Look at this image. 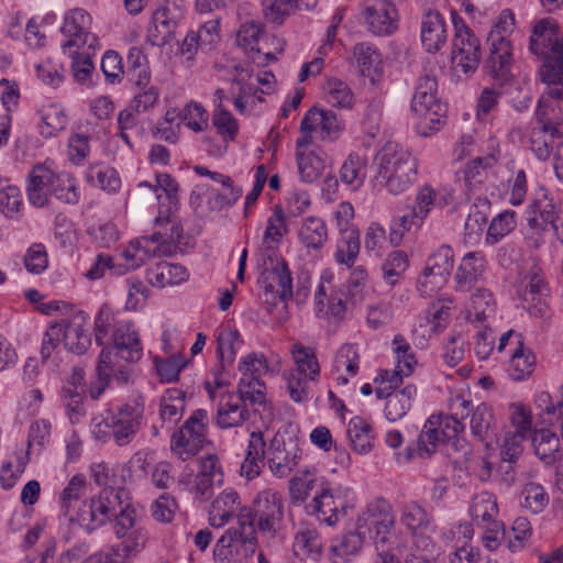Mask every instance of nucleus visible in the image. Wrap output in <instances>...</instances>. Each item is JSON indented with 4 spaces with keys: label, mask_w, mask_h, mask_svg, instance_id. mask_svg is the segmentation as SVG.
I'll use <instances>...</instances> for the list:
<instances>
[{
    "label": "nucleus",
    "mask_w": 563,
    "mask_h": 563,
    "mask_svg": "<svg viewBox=\"0 0 563 563\" xmlns=\"http://www.w3.org/2000/svg\"><path fill=\"white\" fill-rule=\"evenodd\" d=\"M87 478L75 474L58 495L62 516L87 531L102 527L112 518L114 534L121 540L125 556L142 551L147 542V533L137 520L136 511L130 505L122 506V489L104 488L89 499H82L87 490Z\"/></svg>",
    "instance_id": "nucleus-1"
},
{
    "label": "nucleus",
    "mask_w": 563,
    "mask_h": 563,
    "mask_svg": "<svg viewBox=\"0 0 563 563\" xmlns=\"http://www.w3.org/2000/svg\"><path fill=\"white\" fill-rule=\"evenodd\" d=\"M530 52L541 64L539 71L548 87L538 100L536 120L542 124V114L549 118L552 126L563 124V36L558 24L550 19L539 21L530 36Z\"/></svg>",
    "instance_id": "nucleus-2"
},
{
    "label": "nucleus",
    "mask_w": 563,
    "mask_h": 563,
    "mask_svg": "<svg viewBox=\"0 0 563 563\" xmlns=\"http://www.w3.org/2000/svg\"><path fill=\"white\" fill-rule=\"evenodd\" d=\"M302 451L295 437L276 433L266 451V441L261 431L250 434L245 457L241 465V475L253 479L260 475L265 457L271 473L278 477H287L298 465Z\"/></svg>",
    "instance_id": "nucleus-3"
},
{
    "label": "nucleus",
    "mask_w": 563,
    "mask_h": 563,
    "mask_svg": "<svg viewBox=\"0 0 563 563\" xmlns=\"http://www.w3.org/2000/svg\"><path fill=\"white\" fill-rule=\"evenodd\" d=\"M144 418L145 398L137 394L95 418L92 432L99 440L112 439L118 446H125L135 439Z\"/></svg>",
    "instance_id": "nucleus-4"
},
{
    "label": "nucleus",
    "mask_w": 563,
    "mask_h": 563,
    "mask_svg": "<svg viewBox=\"0 0 563 563\" xmlns=\"http://www.w3.org/2000/svg\"><path fill=\"white\" fill-rule=\"evenodd\" d=\"M238 523L241 528L256 530L260 533L274 538L284 526V501L282 495L273 489H264L254 498L250 507H243L238 514Z\"/></svg>",
    "instance_id": "nucleus-5"
},
{
    "label": "nucleus",
    "mask_w": 563,
    "mask_h": 563,
    "mask_svg": "<svg viewBox=\"0 0 563 563\" xmlns=\"http://www.w3.org/2000/svg\"><path fill=\"white\" fill-rule=\"evenodd\" d=\"M418 165L409 148L398 143H387L379 153L378 175L391 195L406 191L415 183Z\"/></svg>",
    "instance_id": "nucleus-6"
},
{
    "label": "nucleus",
    "mask_w": 563,
    "mask_h": 563,
    "mask_svg": "<svg viewBox=\"0 0 563 563\" xmlns=\"http://www.w3.org/2000/svg\"><path fill=\"white\" fill-rule=\"evenodd\" d=\"M514 24L511 11L503 10L487 36L489 54L484 63V69L496 80L507 81L510 77L512 46L509 35Z\"/></svg>",
    "instance_id": "nucleus-7"
},
{
    "label": "nucleus",
    "mask_w": 563,
    "mask_h": 563,
    "mask_svg": "<svg viewBox=\"0 0 563 563\" xmlns=\"http://www.w3.org/2000/svg\"><path fill=\"white\" fill-rule=\"evenodd\" d=\"M438 82L434 76H420L411 100V110L418 122L416 129L422 136L439 131L444 123L446 106L437 98Z\"/></svg>",
    "instance_id": "nucleus-8"
},
{
    "label": "nucleus",
    "mask_w": 563,
    "mask_h": 563,
    "mask_svg": "<svg viewBox=\"0 0 563 563\" xmlns=\"http://www.w3.org/2000/svg\"><path fill=\"white\" fill-rule=\"evenodd\" d=\"M395 514L391 504L378 497L362 509L358 515L356 527L368 533L373 540L378 558L384 555H393L389 553V539L395 527Z\"/></svg>",
    "instance_id": "nucleus-9"
},
{
    "label": "nucleus",
    "mask_w": 563,
    "mask_h": 563,
    "mask_svg": "<svg viewBox=\"0 0 563 563\" xmlns=\"http://www.w3.org/2000/svg\"><path fill=\"white\" fill-rule=\"evenodd\" d=\"M208 422L206 409L194 410L181 427L172 434V452L183 461L196 455L209 443Z\"/></svg>",
    "instance_id": "nucleus-10"
},
{
    "label": "nucleus",
    "mask_w": 563,
    "mask_h": 563,
    "mask_svg": "<svg viewBox=\"0 0 563 563\" xmlns=\"http://www.w3.org/2000/svg\"><path fill=\"white\" fill-rule=\"evenodd\" d=\"M452 22L454 26L451 57L453 68L456 73L464 75L473 74L481 62V42L456 12H452Z\"/></svg>",
    "instance_id": "nucleus-11"
},
{
    "label": "nucleus",
    "mask_w": 563,
    "mask_h": 563,
    "mask_svg": "<svg viewBox=\"0 0 563 563\" xmlns=\"http://www.w3.org/2000/svg\"><path fill=\"white\" fill-rule=\"evenodd\" d=\"M257 548V537L253 530L229 528L217 541L213 556L216 563H229L232 559L250 558Z\"/></svg>",
    "instance_id": "nucleus-12"
},
{
    "label": "nucleus",
    "mask_w": 563,
    "mask_h": 563,
    "mask_svg": "<svg viewBox=\"0 0 563 563\" xmlns=\"http://www.w3.org/2000/svg\"><path fill=\"white\" fill-rule=\"evenodd\" d=\"M92 18L84 9L70 10L64 19L62 33L66 40L62 44L63 51L73 47L93 49L98 46V37L91 32Z\"/></svg>",
    "instance_id": "nucleus-13"
},
{
    "label": "nucleus",
    "mask_w": 563,
    "mask_h": 563,
    "mask_svg": "<svg viewBox=\"0 0 563 563\" xmlns=\"http://www.w3.org/2000/svg\"><path fill=\"white\" fill-rule=\"evenodd\" d=\"M121 358L110 350H101L96 367V379L90 383L89 394L92 399H98L109 386L111 378L119 385L131 382L132 369L122 364Z\"/></svg>",
    "instance_id": "nucleus-14"
},
{
    "label": "nucleus",
    "mask_w": 563,
    "mask_h": 563,
    "mask_svg": "<svg viewBox=\"0 0 563 563\" xmlns=\"http://www.w3.org/2000/svg\"><path fill=\"white\" fill-rule=\"evenodd\" d=\"M344 125L336 114L330 110L309 109L300 122V136H310L313 143L316 139L333 142L339 139Z\"/></svg>",
    "instance_id": "nucleus-15"
},
{
    "label": "nucleus",
    "mask_w": 563,
    "mask_h": 563,
    "mask_svg": "<svg viewBox=\"0 0 563 563\" xmlns=\"http://www.w3.org/2000/svg\"><path fill=\"white\" fill-rule=\"evenodd\" d=\"M223 477L224 474L219 456L217 454H207L197 460V472L190 490L197 499L206 501L211 498L214 488L222 485Z\"/></svg>",
    "instance_id": "nucleus-16"
},
{
    "label": "nucleus",
    "mask_w": 563,
    "mask_h": 563,
    "mask_svg": "<svg viewBox=\"0 0 563 563\" xmlns=\"http://www.w3.org/2000/svg\"><path fill=\"white\" fill-rule=\"evenodd\" d=\"M368 159L365 155L351 153L342 163L339 169V178L334 175H328L324 178V186L335 191L339 181L346 186L350 190H358L367 176Z\"/></svg>",
    "instance_id": "nucleus-17"
},
{
    "label": "nucleus",
    "mask_w": 563,
    "mask_h": 563,
    "mask_svg": "<svg viewBox=\"0 0 563 563\" xmlns=\"http://www.w3.org/2000/svg\"><path fill=\"white\" fill-rule=\"evenodd\" d=\"M368 31L378 36L394 34L399 24V14L395 3L374 0L364 10Z\"/></svg>",
    "instance_id": "nucleus-18"
},
{
    "label": "nucleus",
    "mask_w": 563,
    "mask_h": 563,
    "mask_svg": "<svg viewBox=\"0 0 563 563\" xmlns=\"http://www.w3.org/2000/svg\"><path fill=\"white\" fill-rule=\"evenodd\" d=\"M527 282L522 297L530 313L534 317H545L549 312V287L544 275L538 266H532L526 274Z\"/></svg>",
    "instance_id": "nucleus-19"
},
{
    "label": "nucleus",
    "mask_w": 563,
    "mask_h": 563,
    "mask_svg": "<svg viewBox=\"0 0 563 563\" xmlns=\"http://www.w3.org/2000/svg\"><path fill=\"white\" fill-rule=\"evenodd\" d=\"M542 118V124L534 126L529 134V145L536 158L545 162L558 150V144L563 142V133L560 128L552 126L549 118L543 114Z\"/></svg>",
    "instance_id": "nucleus-20"
},
{
    "label": "nucleus",
    "mask_w": 563,
    "mask_h": 563,
    "mask_svg": "<svg viewBox=\"0 0 563 563\" xmlns=\"http://www.w3.org/2000/svg\"><path fill=\"white\" fill-rule=\"evenodd\" d=\"M57 323L62 328L65 347L73 353L84 354L91 344L88 316L80 311Z\"/></svg>",
    "instance_id": "nucleus-21"
},
{
    "label": "nucleus",
    "mask_w": 563,
    "mask_h": 563,
    "mask_svg": "<svg viewBox=\"0 0 563 563\" xmlns=\"http://www.w3.org/2000/svg\"><path fill=\"white\" fill-rule=\"evenodd\" d=\"M102 350L114 352L115 356L126 363L137 362L143 354L139 333L129 321L117 325L112 334V344L104 346Z\"/></svg>",
    "instance_id": "nucleus-22"
},
{
    "label": "nucleus",
    "mask_w": 563,
    "mask_h": 563,
    "mask_svg": "<svg viewBox=\"0 0 563 563\" xmlns=\"http://www.w3.org/2000/svg\"><path fill=\"white\" fill-rule=\"evenodd\" d=\"M249 406L235 393L220 394L214 424L220 429L241 427L250 419Z\"/></svg>",
    "instance_id": "nucleus-23"
},
{
    "label": "nucleus",
    "mask_w": 563,
    "mask_h": 563,
    "mask_svg": "<svg viewBox=\"0 0 563 563\" xmlns=\"http://www.w3.org/2000/svg\"><path fill=\"white\" fill-rule=\"evenodd\" d=\"M263 35L262 25L254 21L241 24L236 34L238 45L250 54V58L257 66H265L274 59V55L263 46Z\"/></svg>",
    "instance_id": "nucleus-24"
},
{
    "label": "nucleus",
    "mask_w": 563,
    "mask_h": 563,
    "mask_svg": "<svg viewBox=\"0 0 563 563\" xmlns=\"http://www.w3.org/2000/svg\"><path fill=\"white\" fill-rule=\"evenodd\" d=\"M312 144L310 136H299L296 141V156L299 175L302 181L312 183L318 179L324 167V153L321 150H309Z\"/></svg>",
    "instance_id": "nucleus-25"
},
{
    "label": "nucleus",
    "mask_w": 563,
    "mask_h": 563,
    "mask_svg": "<svg viewBox=\"0 0 563 563\" xmlns=\"http://www.w3.org/2000/svg\"><path fill=\"white\" fill-rule=\"evenodd\" d=\"M421 44L428 53L439 52L448 42V25L437 10H428L421 19Z\"/></svg>",
    "instance_id": "nucleus-26"
},
{
    "label": "nucleus",
    "mask_w": 563,
    "mask_h": 563,
    "mask_svg": "<svg viewBox=\"0 0 563 563\" xmlns=\"http://www.w3.org/2000/svg\"><path fill=\"white\" fill-rule=\"evenodd\" d=\"M486 267V257L482 252L466 253L454 275V289L467 292L478 283Z\"/></svg>",
    "instance_id": "nucleus-27"
},
{
    "label": "nucleus",
    "mask_w": 563,
    "mask_h": 563,
    "mask_svg": "<svg viewBox=\"0 0 563 563\" xmlns=\"http://www.w3.org/2000/svg\"><path fill=\"white\" fill-rule=\"evenodd\" d=\"M311 507L320 521L333 526L345 515L346 500L339 492L324 488L313 498Z\"/></svg>",
    "instance_id": "nucleus-28"
},
{
    "label": "nucleus",
    "mask_w": 563,
    "mask_h": 563,
    "mask_svg": "<svg viewBox=\"0 0 563 563\" xmlns=\"http://www.w3.org/2000/svg\"><path fill=\"white\" fill-rule=\"evenodd\" d=\"M252 77V70L242 65L234 67V73L230 87V95L238 111L243 112L249 103L254 104L255 99L262 101L257 96L258 88L249 82Z\"/></svg>",
    "instance_id": "nucleus-29"
},
{
    "label": "nucleus",
    "mask_w": 563,
    "mask_h": 563,
    "mask_svg": "<svg viewBox=\"0 0 563 563\" xmlns=\"http://www.w3.org/2000/svg\"><path fill=\"white\" fill-rule=\"evenodd\" d=\"M54 175L55 172L45 164H37L32 168L26 187L27 200L31 205L42 208L48 203Z\"/></svg>",
    "instance_id": "nucleus-30"
},
{
    "label": "nucleus",
    "mask_w": 563,
    "mask_h": 563,
    "mask_svg": "<svg viewBox=\"0 0 563 563\" xmlns=\"http://www.w3.org/2000/svg\"><path fill=\"white\" fill-rule=\"evenodd\" d=\"M353 57L361 76L368 78L372 85L380 80L383 59L374 45L367 42L357 43L353 47Z\"/></svg>",
    "instance_id": "nucleus-31"
},
{
    "label": "nucleus",
    "mask_w": 563,
    "mask_h": 563,
    "mask_svg": "<svg viewBox=\"0 0 563 563\" xmlns=\"http://www.w3.org/2000/svg\"><path fill=\"white\" fill-rule=\"evenodd\" d=\"M241 499L233 489L223 490L212 503L209 509V522L214 528L225 526L241 510Z\"/></svg>",
    "instance_id": "nucleus-32"
},
{
    "label": "nucleus",
    "mask_w": 563,
    "mask_h": 563,
    "mask_svg": "<svg viewBox=\"0 0 563 563\" xmlns=\"http://www.w3.org/2000/svg\"><path fill=\"white\" fill-rule=\"evenodd\" d=\"M365 540V531L356 527L332 540L330 547V560L332 563H349L361 551Z\"/></svg>",
    "instance_id": "nucleus-33"
},
{
    "label": "nucleus",
    "mask_w": 563,
    "mask_h": 563,
    "mask_svg": "<svg viewBox=\"0 0 563 563\" xmlns=\"http://www.w3.org/2000/svg\"><path fill=\"white\" fill-rule=\"evenodd\" d=\"M360 368V354L356 345L343 344L336 352L332 374L339 385H346L350 377L357 375Z\"/></svg>",
    "instance_id": "nucleus-34"
},
{
    "label": "nucleus",
    "mask_w": 563,
    "mask_h": 563,
    "mask_svg": "<svg viewBox=\"0 0 563 563\" xmlns=\"http://www.w3.org/2000/svg\"><path fill=\"white\" fill-rule=\"evenodd\" d=\"M329 238L328 227L320 217H306L298 230V240L307 250L320 251Z\"/></svg>",
    "instance_id": "nucleus-35"
},
{
    "label": "nucleus",
    "mask_w": 563,
    "mask_h": 563,
    "mask_svg": "<svg viewBox=\"0 0 563 563\" xmlns=\"http://www.w3.org/2000/svg\"><path fill=\"white\" fill-rule=\"evenodd\" d=\"M41 123L38 124L40 134L45 137H54L64 131L68 124V117L62 104L49 102L43 104L38 110Z\"/></svg>",
    "instance_id": "nucleus-36"
},
{
    "label": "nucleus",
    "mask_w": 563,
    "mask_h": 563,
    "mask_svg": "<svg viewBox=\"0 0 563 563\" xmlns=\"http://www.w3.org/2000/svg\"><path fill=\"white\" fill-rule=\"evenodd\" d=\"M417 395L415 385H406L399 390H390L386 394L385 416L390 421L404 418L410 410Z\"/></svg>",
    "instance_id": "nucleus-37"
},
{
    "label": "nucleus",
    "mask_w": 563,
    "mask_h": 563,
    "mask_svg": "<svg viewBox=\"0 0 563 563\" xmlns=\"http://www.w3.org/2000/svg\"><path fill=\"white\" fill-rule=\"evenodd\" d=\"M317 0H263V13L267 21L280 25L295 9H311Z\"/></svg>",
    "instance_id": "nucleus-38"
},
{
    "label": "nucleus",
    "mask_w": 563,
    "mask_h": 563,
    "mask_svg": "<svg viewBox=\"0 0 563 563\" xmlns=\"http://www.w3.org/2000/svg\"><path fill=\"white\" fill-rule=\"evenodd\" d=\"M470 514L473 522L478 527L497 523L498 521L495 520L498 515L496 497L488 492L476 494L472 499Z\"/></svg>",
    "instance_id": "nucleus-39"
},
{
    "label": "nucleus",
    "mask_w": 563,
    "mask_h": 563,
    "mask_svg": "<svg viewBox=\"0 0 563 563\" xmlns=\"http://www.w3.org/2000/svg\"><path fill=\"white\" fill-rule=\"evenodd\" d=\"M269 280L268 289L276 292L280 299L287 300L292 296V278L284 260L277 261L271 268H265L263 274Z\"/></svg>",
    "instance_id": "nucleus-40"
},
{
    "label": "nucleus",
    "mask_w": 563,
    "mask_h": 563,
    "mask_svg": "<svg viewBox=\"0 0 563 563\" xmlns=\"http://www.w3.org/2000/svg\"><path fill=\"white\" fill-rule=\"evenodd\" d=\"M536 356L526 347L521 335H516V347L511 353L509 375L515 380H522L530 376L534 369Z\"/></svg>",
    "instance_id": "nucleus-41"
},
{
    "label": "nucleus",
    "mask_w": 563,
    "mask_h": 563,
    "mask_svg": "<svg viewBox=\"0 0 563 563\" xmlns=\"http://www.w3.org/2000/svg\"><path fill=\"white\" fill-rule=\"evenodd\" d=\"M347 437L353 450L358 454H367L374 445L372 426L362 417H354L347 427Z\"/></svg>",
    "instance_id": "nucleus-42"
},
{
    "label": "nucleus",
    "mask_w": 563,
    "mask_h": 563,
    "mask_svg": "<svg viewBox=\"0 0 563 563\" xmlns=\"http://www.w3.org/2000/svg\"><path fill=\"white\" fill-rule=\"evenodd\" d=\"M186 409L185 393L178 388H168L161 397L159 417L164 423H177Z\"/></svg>",
    "instance_id": "nucleus-43"
},
{
    "label": "nucleus",
    "mask_w": 563,
    "mask_h": 563,
    "mask_svg": "<svg viewBox=\"0 0 563 563\" xmlns=\"http://www.w3.org/2000/svg\"><path fill=\"white\" fill-rule=\"evenodd\" d=\"M531 442L536 455L547 465H551L556 460L560 450L559 437L549 429L533 431Z\"/></svg>",
    "instance_id": "nucleus-44"
},
{
    "label": "nucleus",
    "mask_w": 563,
    "mask_h": 563,
    "mask_svg": "<svg viewBox=\"0 0 563 563\" xmlns=\"http://www.w3.org/2000/svg\"><path fill=\"white\" fill-rule=\"evenodd\" d=\"M150 282L156 287H166L178 285L188 278V272L180 264L168 262L158 263L155 268L148 273Z\"/></svg>",
    "instance_id": "nucleus-45"
},
{
    "label": "nucleus",
    "mask_w": 563,
    "mask_h": 563,
    "mask_svg": "<svg viewBox=\"0 0 563 563\" xmlns=\"http://www.w3.org/2000/svg\"><path fill=\"white\" fill-rule=\"evenodd\" d=\"M431 519L427 510L417 501L405 503L401 507L400 521L416 536V539L422 537L421 534L431 523Z\"/></svg>",
    "instance_id": "nucleus-46"
},
{
    "label": "nucleus",
    "mask_w": 563,
    "mask_h": 563,
    "mask_svg": "<svg viewBox=\"0 0 563 563\" xmlns=\"http://www.w3.org/2000/svg\"><path fill=\"white\" fill-rule=\"evenodd\" d=\"M254 411L266 408V385L262 379L240 378L235 393Z\"/></svg>",
    "instance_id": "nucleus-47"
},
{
    "label": "nucleus",
    "mask_w": 563,
    "mask_h": 563,
    "mask_svg": "<svg viewBox=\"0 0 563 563\" xmlns=\"http://www.w3.org/2000/svg\"><path fill=\"white\" fill-rule=\"evenodd\" d=\"M445 440L444 430L438 428V421L432 417L427 420L418 437L416 453L420 457H430L435 452L438 444Z\"/></svg>",
    "instance_id": "nucleus-48"
},
{
    "label": "nucleus",
    "mask_w": 563,
    "mask_h": 563,
    "mask_svg": "<svg viewBox=\"0 0 563 563\" xmlns=\"http://www.w3.org/2000/svg\"><path fill=\"white\" fill-rule=\"evenodd\" d=\"M498 156L494 153L485 157H476L468 162L463 169V181L468 191L474 190L481 185L485 177L486 170L496 165Z\"/></svg>",
    "instance_id": "nucleus-49"
},
{
    "label": "nucleus",
    "mask_w": 563,
    "mask_h": 563,
    "mask_svg": "<svg viewBox=\"0 0 563 563\" xmlns=\"http://www.w3.org/2000/svg\"><path fill=\"white\" fill-rule=\"evenodd\" d=\"M291 355L296 367L290 372L308 375L311 380H317L320 374V366L316 353L311 347L296 343L291 347Z\"/></svg>",
    "instance_id": "nucleus-50"
},
{
    "label": "nucleus",
    "mask_w": 563,
    "mask_h": 563,
    "mask_svg": "<svg viewBox=\"0 0 563 563\" xmlns=\"http://www.w3.org/2000/svg\"><path fill=\"white\" fill-rule=\"evenodd\" d=\"M336 243L335 258L340 264L352 266L360 253L361 241L357 229H344Z\"/></svg>",
    "instance_id": "nucleus-51"
},
{
    "label": "nucleus",
    "mask_w": 563,
    "mask_h": 563,
    "mask_svg": "<svg viewBox=\"0 0 563 563\" xmlns=\"http://www.w3.org/2000/svg\"><path fill=\"white\" fill-rule=\"evenodd\" d=\"M489 210L490 202L487 198L478 197L475 199L464 225L466 236H477L484 231L487 224Z\"/></svg>",
    "instance_id": "nucleus-52"
},
{
    "label": "nucleus",
    "mask_w": 563,
    "mask_h": 563,
    "mask_svg": "<svg viewBox=\"0 0 563 563\" xmlns=\"http://www.w3.org/2000/svg\"><path fill=\"white\" fill-rule=\"evenodd\" d=\"M87 181L101 190L115 192L121 187L117 170L109 166L92 165L86 174Z\"/></svg>",
    "instance_id": "nucleus-53"
},
{
    "label": "nucleus",
    "mask_w": 563,
    "mask_h": 563,
    "mask_svg": "<svg viewBox=\"0 0 563 563\" xmlns=\"http://www.w3.org/2000/svg\"><path fill=\"white\" fill-rule=\"evenodd\" d=\"M324 98L329 104L350 109L353 104V92L349 85L341 79L330 78L323 86Z\"/></svg>",
    "instance_id": "nucleus-54"
},
{
    "label": "nucleus",
    "mask_w": 563,
    "mask_h": 563,
    "mask_svg": "<svg viewBox=\"0 0 563 563\" xmlns=\"http://www.w3.org/2000/svg\"><path fill=\"white\" fill-rule=\"evenodd\" d=\"M153 363L161 383L177 382L180 372L187 365V361L180 354H173L165 358L154 356Z\"/></svg>",
    "instance_id": "nucleus-55"
},
{
    "label": "nucleus",
    "mask_w": 563,
    "mask_h": 563,
    "mask_svg": "<svg viewBox=\"0 0 563 563\" xmlns=\"http://www.w3.org/2000/svg\"><path fill=\"white\" fill-rule=\"evenodd\" d=\"M240 344L238 330L224 325L217 330V353L222 364L233 362Z\"/></svg>",
    "instance_id": "nucleus-56"
},
{
    "label": "nucleus",
    "mask_w": 563,
    "mask_h": 563,
    "mask_svg": "<svg viewBox=\"0 0 563 563\" xmlns=\"http://www.w3.org/2000/svg\"><path fill=\"white\" fill-rule=\"evenodd\" d=\"M49 194L69 205H76L79 201L76 179L65 172L55 173Z\"/></svg>",
    "instance_id": "nucleus-57"
},
{
    "label": "nucleus",
    "mask_w": 563,
    "mask_h": 563,
    "mask_svg": "<svg viewBox=\"0 0 563 563\" xmlns=\"http://www.w3.org/2000/svg\"><path fill=\"white\" fill-rule=\"evenodd\" d=\"M63 52L73 59L71 73L75 80L78 82H86L87 80H89L92 70L95 69L89 49L73 47L69 51Z\"/></svg>",
    "instance_id": "nucleus-58"
},
{
    "label": "nucleus",
    "mask_w": 563,
    "mask_h": 563,
    "mask_svg": "<svg viewBox=\"0 0 563 563\" xmlns=\"http://www.w3.org/2000/svg\"><path fill=\"white\" fill-rule=\"evenodd\" d=\"M516 227V213L506 210L493 218L486 233L485 242L489 245L498 243Z\"/></svg>",
    "instance_id": "nucleus-59"
},
{
    "label": "nucleus",
    "mask_w": 563,
    "mask_h": 563,
    "mask_svg": "<svg viewBox=\"0 0 563 563\" xmlns=\"http://www.w3.org/2000/svg\"><path fill=\"white\" fill-rule=\"evenodd\" d=\"M147 240L135 239L130 242L126 249L122 252L126 264V269H134L144 264L150 257L157 256V247H147Z\"/></svg>",
    "instance_id": "nucleus-60"
},
{
    "label": "nucleus",
    "mask_w": 563,
    "mask_h": 563,
    "mask_svg": "<svg viewBox=\"0 0 563 563\" xmlns=\"http://www.w3.org/2000/svg\"><path fill=\"white\" fill-rule=\"evenodd\" d=\"M470 417L472 433L481 440L488 439L494 427V415L490 407L479 404Z\"/></svg>",
    "instance_id": "nucleus-61"
},
{
    "label": "nucleus",
    "mask_w": 563,
    "mask_h": 563,
    "mask_svg": "<svg viewBox=\"0 0 563 563\" xmlns=\"http://www.w3.org/2000/svg\"><path fill=\"white\" fill-rule=\"evenodd\" d=\"M294 547L302 554L317 559L321 554L322 541L314 528H301L295 537Z\"/></svg>",
    "instance_id": "nucleus-62"
},
{
    "label": "nucleus",
    "mask_w": 563,
    "mask_h": 563,
    "mask_svg": "<svg viewBox=\"0 0 563 563\" xmlns=\"http://www.w3.org/2000/svg\"><path fill=\"white\" fill-rule=\"evenodd\" d=\"M408 267V257L402 251H394L391 252L385 262L383 263V278L384 280L390 285L395 286L402 274Z\"/></svg>",
    "instance_id": "nucleus-63"
},
{
    "label": "nucleus",
    "mask_w": 563,
    "mask_h": 563,
    "mask_svg": "<svg viewBox=\"0 0 563 563\" xmlns=\"http://www.w3.org/2000/svg\"><path fill=\"white\" fill-rule=\"evenodd\" d=\"M537 208L541 220L545 225H550L556 234L563 225V203H554L547 196L538 200Z\"/></svg>",
    "instance_id": "nucleus-64"
}]
</instances>
